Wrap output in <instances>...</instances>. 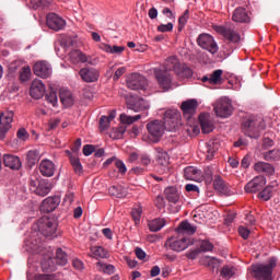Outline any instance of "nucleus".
I'll return each instance as SVG.
<instances>
[{"label":"nucleus","mask_w":280,"mask_h":280,"mask_svg":"<svg viewBox=\"0 0 280 280\" xmlns=\"http://www.w3.org/2000/svg\"><path fill=\"white\" fill-rule=\"evenodd\" d=\"M213 110L217 117L226 119L233 115V105L226 98H221L213 104Z\"/></svg>","instance_id":"6"},{"label":"nucleus","mask_w":280,"mask_h":280,"mask_svg":"<svg viewBox=\"0 0 280 280\" xmlns=\"http://www.w3.org/2000/svg\"><path fill=\"white\" fill-rule=\"evenodd\" d=\"M94 257H100L101 259H106L108 257V252L102 246H95L92 248Z\"/></svg>","instance_id":"45"},{"label":"nucleus","mask_w":280,"mask_h":280,"mask_svg":"<svg viewBox=\"0 0 280 280\" xmlns=\"http://www.w3.org/2000/svg\"><path fill=\"white\" fill-rule=\"evenodd\" d=\"M46 100L49 104L56 106V104H58V94L54 91H50L46 94Z\"/></svg>","instance_id":"55"},{"label":"nucleus","mask_w":280,"mask_h":280,"mask_svg":"<svg viewBox=\"0 0 280 280\" xmlns=\"http://www.w3.org/2000/svg\"><path fill=\"white\" fill-rule=\"evenodd\" d=\"M165 71H174L175 73L180 69V62L178 61V58L171 56L165 60L164 63Z\"/></svg>","instance_id":"35"},{"label":"nucleus","mask_w":280,"mask_h":280,"mask_svg":"<svg viewBox=\"0 0 280 280\" xmlns=\"http://www.w3.org/2000/svg\"><path fill=\"white\" fill-rule=\"evenodd\" d=\"M72 65H80V62H89V57L82 50H72L69 55Z\"/></svg>","instance_id":"31"},{"label":"nucleus","mask_w":280,"mask_h":280,"mask_svg":"<svg viewBox=\"0 0 280 280\" xmlns=\"http://www.w3.org/2000/svg\"><path fill=\"white\" fill-rule=\"evenodd\" d=\"M57 266H67L69 259L67 258V253L62 248H58L56 252V257L52 258Z\"/></svg>","instance_id":"38"},{"label":"nucleus","mask_w":280,"mask_h":280,"mask_svg":"<svg viewBox=\"0 0 280 280\" xmlns=\"http://www.w3.org/2000/svg\"><path fill=\"white\" fill-rule=\"evenodd\" d=\"M258 198H260L261 200H265V202H268V200H270V198H272V189H270V187H265L259 194H258Z\"/></svg>","instance_id":"49"},{"label":"nucleus","mask_w":280,"mask_h":280,"mask_svg":"<svg viewBox=\"0 0 280 280\" xmlns=\"http://www.w3.org/2000/svg\"><path fill=\"white\" fill-rule=\"evenodd\" d=\"M108 194H110L114 198H126L128 196V191L121 185L110 186L108 188Z\"/></svg>","instance_id":"36"},{"label":"nucleus","mask_w":280,"mask_h":280,"mask_svg":"<svg viewBox=\"0 0 280 280\" xmlns=\"http://www.w3.org/2000/svg\"><path fill=\"white\" fill-rule=\"evenodd\" d=\"M154 205H155V207H158V209H165V198H163V196L159 195L155 198Z\"/></svg>","instance_id":"64"},{"label":"nucleus","mask_w":280,"mask_h":280,"mask_svg":"<svg viewBox=\"0 0 280 280\" xmlns=\"http://www.w3.org/2000/svg\"><path fill=\"white\" fill-rule=\"evenodd\" d=\"M115 166L117 167L119 174H126V172H128V168H126V164L121 160H116Z\"/></svg>","instance_id":"60"},{"label":"nucleus","mask_w":280,"mask_h":280,"mask_svg":"<svg viewBox=\"0 0 280 280\" xmlns=\"http://www.w3.org/2000/svg\"><path fill=\"white\" fill-rule=\"evenodd\" d=\"M46 24L49 30H54L55 32H60V30H65L67 22L65 19L59 16L56 13H49L46 16Z\"/></svg>","instance_id":"15"},{"label":"nucleus","mask_w":280,"mask_h":280,"mask_svg":"<svg viewBox=\"0 0 280 280\" xmlns=\"http://www.w3.org/2000/svg\"><path fill=\"white\" fill-rule=\"evenodd\" d=\"M16 137L22 141H26V139H30V133H27V130H25V128H20L16 132Z\"/></svg>","instance_id":"61"},{"label":"nucleus","mask_w":280,"mask_h":280,"mask_svg":"<svg viewBox=\"0 0 280 280\" xmlns=\"http://www.w3.org/2000/svg\"><path fill=\"white\" fill-rule=\"evenodd\" d=\"M148 226H149L150 231H152L153 233H156V232L161 231V229H163V226H165V219H162V218L153 219V220L149 221Z\"/></svg>","instance_id":"37"},{"label":"nucleus","mask_w":280,"mask_h":280,"mask_svg":"<svg viewBox=\"0 0 280 280\" xmlns=\"http://www.w3.org/2000/svg\"><path fill=\"white\" fill-rule=\"evenodd\" d=\"M147 130L150 137H152L153 143H159L165 132V125L161 120H152L147 124Z\"/></svg>","instance_id":"7"},{"label":"nucleus","mask_w":280,"mask_h":280,"mask_svg":"<svg viewBox=\"0 0 280 280\" xmlns=\"http://www.w3.org/2000/svg\"><path fill=\"white\" fill-rule=\"evenodd\" d=\"M174 30V24L172 22H168L167 24H161L158 26V32H162V34H165V32H172Z\"/></svg>","instance_id":"57"},{"label":"nucleus","mask_w":280,"mask_h":280,"mask_svg":"<svg viewBox=\"0 0 280 280\" xmlns=\"http://www.w3.org/2000/svg\"><path fill=\"white\" fill-rule=\"evenodd\" d=\"M187 21H189V10H186L183 15L178 19V31L183 32L185 30V26L187 25Z\"/></svg>","instance_id":"46"},{"label":"nucleus","mask_w":280,"mask_h":280,"mask_svg":"<svg viewBox=\"0 0 280 280\" xmlns=\"http://www.w3.org/2000/svg\"><path fill=\"white\" fill-rule=\"evenodd\" d=\"M175 231L178 235H194L198 231V228L189 223V221H182Z\"/></svg>","instance_id":"25"},{"label":"nucleus","mask_w":280,"mask_h":280,"mask_svg":"<svg viewBox=\"0 0 280 280\" xmlns=\"http://www.w3.org/2000/svg\"><path fill=\"white\" fill-rule=\"evenodd\" d=\"M142 213H143V209L141 207H137L131 210V217L136 224H139L141 222Z\"/></svg>","instance_id":"51"},{"label":"nucleus","mask_w":280,"mask_h":280,"mask_svg":"<svg viewBox=\"0 0 280 280\" xmlns=\"http://www.w3.org/2000/svg\"><path fill=\"white\" fill-rule=\"evenodd\" d=\"M200 248H195V249H190L186 253V257L187 259H197L198 258V255H200Z\"/></svg>","instance_id":"59"},{"label":"nucleus","mask_w":280,"mask_h":280,"mask_svg":"<svg viewBox=\"0 0 280 280\" xmlns=\"http://www.w3.org/2000/svg\"><path fill=\"white\" fill-rule=\"evenodd\" d=\"M235 272H237V269L233 266L225 265L221 268V277L223 279H231L235 277Z\"/></svg>","instance_id":"40"},{"label":"nucleus","mask_w":280,"mask_h":280,"mask_svg":"<svg viewBox=\"0 0 280 280\" xmlns=\"http://www.w3.org/2000/svg\"><path fill=\"white\" fill-rule=\"evenodd\" d=\"M97 270L104 272V275H115V266L108 265L106 262L98 261L96 264Z\"/></svg>","instance_id":"39"},{"label":"nucleus","mask_w":280,"mask_h":280,"mask_svg":"<svg viewBox=\"0 0 280 280\" xmlns=\"http://www.w3.org/2000/svg\"><path fill=\"white\" fill-rule=\"evenodd\" d=\"M37 226L39 233H42L44 237H51L52 235H56V231H58V222L51 217H42L37 221Z\"/></svg>","instance_id":"3"},{"label":"nucleus","mask_w":280,"mask_h":280,"mask_svg":"<svg viewBox=\"0 0 280 280\" xmlns=\"http://www.w3.org/2000/svg\"><path fill=\"white\" fill-rule=\"evenodd\" d=\"M191 244H194L191 238L172 236L166 240L164 246L165 248H170V250H174L175 253H183V250H187Z\"/></svg>","instance_id":"4"},{"label":"nucleus","mask_w":280,"mask_h":280,"mask_svg":"<svg viewBox=\"0 0 280 280\" xmlns=\"http://www.w3.org/2000/svg\"><path fill=\"white\" fill-rule=\"evenodd\" d=\"M264 159L265 161H279L280 160L279 149H273L264 153Z\"/></svg>","instance_id":"43"},{"label":"nucleus","mask_w":280,"mask_h":280,"mask_svg":"<svg viewBox=\"0 0 280 280\" xmlns=\"http://www.w3.org/2000/svg\"><path fill=\"white\" fill-rule=\"evenodd\" d=\"M180 108L184 113V117L191 119V117L196 115V110H198V101L196 98L184 101L180 105Z\"/></svg>","instance_id":"19"},{"label":"nucleus","mask_w":280,"mask_h":280,"mask_svg":"<svg viewBox=\"0 0 280 280\" xmlns=\"http://www.w3.org/2000/svg\"><path fill=\"white\" fill-rule=\"evenodd\" d=\"M214 30L218 34H221L225 40H229V43H240L242 40V35L231 26H215Z\"/></svg>","instance_id":"12"},{"label":"nucleus","mask_w":280,"mask_h":280,"mask_svg":"<svg viewBox=\"0 0 280 280\" xmlns=\"http://www.w3.org/2000/svg\"><path fill=\"white\" fill-rule=\"evenodd\" d=\"M70 163L72 168L74 170V173L82 174L84 172L82 167V163L80 162V158L78 156H70Z\"/></svg>","instance_id":"41"},{"label":"nucleus","mask_w":280,"mask_h":280,"mask_svg":"<svg viewBox=\"0 0 280 280\" xmlns=\"http://www.w3.org/2000/svg\"><path fill=\"white\" fill-rule=\"evenodd\" d=\"M163 124L165 130L174 132L180 126V113L177 109H168L164 113Z\"/></svg>","instance_id":"5"},{"label":"nucleus","mask_w":280,"mask_h":280,"mask_svg":"<svg viewBox=\"0 0 280 280\" xmlns=\"http://www.w3.org/2000/svg\"><path fill=\"white\" fill-rule=\"evenodd\" d=\"M254 172L264 176H272L275 175V166L268 162L259 161L254 164Z\"/></svg>","instance_id":"23"},{"label":"nucleus","mask_w":280,"mask_h":280,"mask_svg":"<svg viewBox=\"0 0 280 280\" xmlns=\"http://www.w3.org/2000/svg\"><path fill=\"white\" fill-rule=\"evenodd\" d=\"M215 152H218V149H215V144L208 143L206 145V158L208 161H212L213 156H215Z\"/></svg>","instance_id":"47"},{"label":"nucleus","mask_w":280,"mask_h":280,"mask_svg":"<svg viewBox=\"0 0 280 280\" xmlns=\"http://www.w3.org/2000/svg\"><path fill=\"white\" fill-rule=\"evenodd\" d=\"M39 172L42 176H45L46 178H51V176L56 174V164H54V162L48 159L43 160L39 163Z\"/></svg>","instance_id":"22"},{"label":"nucleus","mask_w":280,"mask_h":280,"mask_svg":"<svg viewBox=\"0 0 280 280\" xmlns=\"http://www.w3.org/2000/svg\"><path fill=\"white\" fill-rule=\"evenodd\" d=\"M261 130H266V121L257 116H249L242 122V131L249 139H259Z\"/></svg>","instance_id":"1"},{"label":"nucleus","mask_w":280,"mask_h":280,"mask_svg":"<svg viewBox=\"0 0 280 280\" xmlns=\"http://www.w3.org/2000/svg\"><path fill=\"white\" fill-rule=\"evenodd\" d=\"M58 205H60V197H48L43 200L40 211L43 213H51V211H56V209H58Z\"/></svg>","instance_id":"20"},{"label":"nucleus","mask_w":280,"mask_h":280,"mask_svg":"<svg viewBox=\"0 0 280 280\" xmlns=\"http://www.w3.org/2000/svg\"><path fill=\"white\" fill-rule=\"evenodd\" d=\"M198 248L200 253H211V250H213V243L209 241H201Z\"/></svg>","instance_id":"50"},{"label":"nucleus","mask_w":280,"mask_h":280,"mask_svg":"<svg viewBox=\"0 0 280 280\" xmlns=\"http://www.w3.org/2000/svg\"><path fill=\"white\" fill-rule=\"evenodd\" d=\"M31 191L44 198V196H47L51 191V185L45 179H32Z\"/></svg>","instance_id":"13"},{"label":"nucleus","mask_w":280,"mask_h":280,"mask_svg":"<svg viewBox=\"0 0 280 280\" xmlns=\"http://www.w3.org/2000/svg\"><path fill=\"white\" fill-rule=\"evenodd\" d=\"M141 119V115L128 116L127 114L120 115L121 124H127L128 126L135 124V121H139Z\"/></svg>","instance_id":"44"},{"label":"nucleus","mask_w":280,"mask_h":280,"mask_svg":"<svg viewBox=\"0 0 280 280\" xmlns=\"http://www.w3.org/2000/svg\"><path fill=\"white\" fill-rule=\"evenodd\" d=\"M31 3L34 4V8H49L54 3V0H38L37 2L31 0Z\"/></svg>","instance_id":"54"},{"label":"nucleus","mask_w":280,"mask_h":280,"mask_svg":"<svg viewBox=\"0 0 280 280\" xmlns=\"http://www.w3.org/2000/svg\"><path fill=\"white\" fill-rule=\"evenodd\" d=\"M30 95L33 100H40L45 95V84L43 81L35 79L30 89Z\"/></svg>","instance_id":"21"},{"label":"nucleus","mask_w":280,"mask_h":280,"mask_svg":"<svg viewBox=\"0 0 280 280\" xmlns=\"http://www.w3.org/2000/svg\"><path fill=\"white\" fill-rule=\"evenodd\" d=\"M42 270L44 272H54V270H56V264L54 262V258H48L47 260H43Z\"/></svg>","instance_id":"42"},{"label":"nucleus","mask_w":280,"mask_h":280,"mask_svg":"<svg viewBox=\"0 0 280 280\" xmlns=\"http://www.w3.org/2000/svg\"><path fill=\"white\" fill-rule=\"evenodd\" d=\"M266 187V177L265 176H256L249 183L245 185L246 194H257V191H261Z\"/></svg>","instance_id":"16"},{"label":"nucleus","mask_w":280,"mask_h":280,"mask_svg":"<svg viewBox=\"0 0 280 280\" xmlns=\"http://www.w3.org/2000/svg\"><path fill=\"white\" fill-rule=\"evenodd\" d=\"M12 121H14V112L0 113V141L5 139L12 128Z\"/></svg>","instance_id":"11"},{"label":"nucleus","mask_w":280,"mask_h":280,"mask_svg":"<svg viewBox=\"0 0 280 280\" xmlns=\"http://www.w3.org/2000/svg\"><path fill=\"white\" fill-rule=\"evenodd\" d=\"M127 86L131 91H143L148 86V79L141 73L133 72L127 78Z\"/></svg>","instance_id":"8"},{"label":"nucleus","mask_w":280,"mask_h":280,"mask_svg":"<svg viewBox=\"0 0 280 280\" xmlns=\"http://www.w3.org/2000/svg\"><path fill=\"white\" fill-rule=\"evenodd\" d=\"M110 128V122L107 116H102L100 118V130L104 132V130H108Z\"/></svg>","instance_id":"56"},{"label":"nucleus","mask_w":280,"mask_h":280,"mask_svg":"<svg viewBox=\"0 0 280 280\" xmlns=\"http://www.w3.org/2000/svg\"><path fill=\"white\" fill-rule=\"evenodd\" d=\"M222 73H224V71L222 70H214L211 74H210V84H219V82L222 80Z\"/></svg>","instance_id":"48"},{"label":"nucleus","mask_w":280,"mask_h":280,"mask_svg":"<svg viewBox=\"0 0 280 280\" xmlns=\"http://www.w3.org/2000/svg\"><path fill=\"white\" fill-rule=\"evenodd\" d=\"M126 104L127 108L133 110L135 113H139V110H148L149 108L148 102L135 94H129L126 96Z\"/></svg>","instance_id":"9"},{"label":"nucleus","mask_w":280,"mask_h":280,"mask_svg":"<svg viewBox=\"0 0 280 280\" xmlns=\"http://www.w3.org/2000/svg\"><path fill=\"white\" fill-rule=\"evenodd\" d=\"M154 75L163 91H170V89H172V74L165 70L155 69Z\"/></svg>","instance_id":"14"},{"label":"nucleus","mask_w":280,"mask_h":280,"mask_svg":"<svg viewBox=\"0 0 280 280\" xmlns=\"http://www.w3.org/2000/svg\"><path fill=\"white\" fill-rule=\"evenodd\" d=\"M177 75H180V78H191L194 75V71H191V68L189 67H182L177 69Z\"/></svg>","instance_id":"53"},{"label":"nucleus","mask_w":280,"mask_h":280,"mask_svg":"<svg viewBox=\"0 0 280 280\" xmlns=\"http://www.w3.org/2000/svg\"><path fill=\"white\" fill-rule=\"evenodd\" d=\"M197 44L201 49H206V51H209L210 54H218V44L215 43V39H213V36L203 33L200 34L197 38Z\"/></svg>","instance_id":"10"},{"label":"nucleus","mask_w":280,"mask_h":280,"mask_svg":"<svg viewBox=\"0 0 280 280\" xmlns=\"http://www.w3.org/2000/svg\"><path fill=\"white\" fill-rule=\"evenodd\" d=\"M156 152V161L159 165H162L163 167H167L170 165V154L167 151L161 149V148H155Z\"/></svg>","instance_id":"32"},{"label":"nucleus","mask_w":280,"mask_h":280,"mask_svg":"<svg viewBox=\"0 0 280 280\" xmlns=\"http://www.w3.org/2000/svg\"><path fill=\"white\" fill-rule=\"evenodd\" d=\"M165 198L168 202L176 205L180 200V192L176 187H167L164 190Z\"/></svg>","instance_id":"30"},{"label":"nucleus","mask_w":280,"mask_h":280,"mask_svg":"<svg viewBox=\"0 0 280 280\" xmlns=\"http://www.w3.org/2000/svg\"><path fill=\"white\" fill-rule=\"evenodd\" d=\"M232 21L235 23H250V15L246 9L238 7L234 10Z\"/></svg>","instance_id":"26"},{"label":"nucleus","mask_w":280,"mask_h":280,"mask_svg":"<svg viewBox=\"0 0 280 280\" xmlns=\"http://www.w3.org/2000/svg\"><path fill=\"white\" fill-rule=\"evenodd\" d=\"M124 135H126V129H114L110 136L113 139H124Z\"/></svg>","instance_id":"63"},{"label":"nucleus","mask_w":280,"mask_h":280,"mask_svg":"<svg viewBox=\"0 0 280 280\" xmlns=\"http://www.w3.org/2000/svg\"><path fill=\"white\" fill-rule=\"evenodd\" d=\"M184 176L186 180H200L202 178V172L195 166H187L184 170Z\"/></svg>","instance_id":"29"},{"label":"nucleus","mask_w":280,"mask_h":280,"mask_svg":"<svg viewBox=\"0 0 280 280\" xmlns=\"http://www.w3.org/2000/svg\"><path fill=\"white\" fill-rule=\"evenodd\" d=\"M59 97L61 103L63 104V106H66V108H69L73 105V94L71 93V91L69 90H61L59 93Z\"/></svg>","instance_id":"33"},{"label":"nucleus","mask_w":280,"mask_h":280,"mask_svg":"<svg viewBox=\"0 0 280 280\" xmlns=\"http://www.w3.org/2000/svg\"><path fill=\"white\" fill-rule=\"evenodd\" d=\"M38 161H40L39 150H31L26 153V163L28 167H34Z\"/></svg>","instance_id":"34"},{"label":"nucleus","mask_w":280,"mask_h":280,"mask_svg":"<svg viewBox=\"0 0 280 280\" xmlns=\"http://www.w3.org/2000/svg\"><path fill=\"white\" fill-rule=\"evenodd\" d=\"M79 75L83 82H97L100 80V70L95 68H82Z\"/></svg>","instance_id":"18"},{"label":"nucleus","mask_w":280,"mask_h":280,"mask_svg":"<svg viewBox=\"0 0 280 280\" xmlns=\"http://www.w3.org/2000/svg\"><path fill=\"white\" fill-rule=\"evenodd\" d=\"M213 187L215 191H219L222 196H231V189L229 188V185L222 177L217 176L213 180Z\"/></svg>","instance_id":"28"},{"label":"nucleus","mask_w":280,"mask_h":280,"mask_svg":"<svg viewBox=\"0 0 280 280\" xmlns=\"http://www.w3.org/2000/svg\"><path fill=\"white\" fill-rule=\"evenodd\" d=\"M3 164L5 167H9L10 170H21L22 166L21 159L12 154H4Z\"/></svg>","instance_id":"27"},{"label":"nucleus","mask_w":280,"mask_h":280,"mask_svg":"<svg viewBox=\"0 0 280 280\" xmlns=\"http://www.w3.org/2000/svg\"><path fill=\"white\" fill-rule=\"evenodd\" d=\"M33 71L38 78H43L44 80L50 78L52 73L51 66L47 61L36 62L33 67Z\"/></svg>","instance_id":"17"},{"label":"nucleus","mask_w":280,"mask_h":280,"mask_svg":"<svg viewBox=\"0 0 280 280\" xmlns=\"http://www.w3.org/2000/svg\"><path fill=\"white\" fill-rule=\"evenodd\" d=\"M199 124L201 126L203 135H209L210 132H213L215 128V126L213 125V120H211V115L209 114L199 115Z\"/></svg>","instance_id":"24"},{"label":"nucleus","mask_w":280,"mask_h":280,"mask_svg":"<svg viewBox=\"0 0 280 280\" xmlns=\"http://www.w3.org/2000/svg\"><path fill=\"white\" fill-rule=\"evenodd\" d=\"M238 234L241 235V237H243V240H248V237L250 235V230L241 225V226H238Z\"/></svg>","instance_id":"62"},{"label":"nucleus","mask_w":280,"mask_h":280,"mask_svg":"<svg viewBox=\"0 0 280 280\" xmlns=\"http://www.w3.org/2000/svg\"><path fill=\"white\" fill-rule=\"evenodd\" d=\"M32 75V69L30 67H24L20 71V80L22 82H27Z\"/></svg>","instance_id":"52"},{"label":"nucleus","mask_w":280,"mask_h":280,"mask_svg":"<svg viewBox=\"0 0 280 280\" xmlns=\"http://www.w3.org/2000/svg\"><path fill=\"white\" fill-rule=\"evenodd\" d=\"M277 268V258L271 257L267 265L259 264L252 267L254 279L272 280V271Z\"/></svg>","instance_id":"2"},{"label":"nucleus","mask_w":280,"mask_h":280,"mask_svg":"<svg viewBox=\"0 0 280 280\" xmlns=\"http://www.w3.org/2000/svg\"><path fill=\"white\" fill-rule=\"evenodd\" d=\"M34 280H58L56 273L52 275H35Z\"/></svg>","instance_id":"58"}]
</instances>
